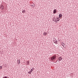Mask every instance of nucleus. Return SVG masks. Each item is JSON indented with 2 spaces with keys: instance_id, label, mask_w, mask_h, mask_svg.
Listing matches in <instances>:
<instances>
[{
  "instance_id": "f8f14e48",
  "label": "nucleus",
  "mask_w": 78,
  "mask_h": 78,
  "mask_svg": "<svg viewBox=\"0 0 78 78\" xmlns=\"http://www.w3.org/2000/svg\"><path fill=\"white\" fill-rule=\"evenodd\" d=\"M47 34V32H44V33L43 34V35H44V36H45V35H46Z\"/></svg>"
},
{
  "instance_id": "20e7f679",
  "label": "nucleus",
  "mask_w": 78,
  "mask_h": 78,
  "mask_svg": "<svg viewBox=\"0 0 78 78\" xmlns=\"http://www.w3.org/2000/svg\"><path fill=\"white\" fill-rule=\"evenodd\" d=\"M31 6H33V8H34L35 7V4L34 3H32L31 4Z\"/></svg>"
},
{
  "instance_id": "f03ea898",
  "label": "nucleus",
  "mask_w": 78,
  "mask_h": 78,
  "mask_svg": "<svg viewBox=\"0 0 78 78\" xmlns=\"http://www.w3.org/2000/svg\"><path fill=\"white\" fill-rule=\"evenodd\" d=\"M2 10H3V9H4V6L2 5H1V7L0 8Z\"/></svg>"
},
{
  "instance_id": "7ed1b4c3",
  "label": "nucleus",
  "mask_w": 78,
  "mask_h": 78,
  "mask_svg": "<svg viewBox=\"0 0 78 78\" xmlns=\"http://www.w3.org/2000/svg\"><path fill=\"white\" fill-rule=\"evenodd\" d=\"M56 12H57L56 9H54L53 11V14H55V13H56Z\"/></svg>"
},
{
  "instance_id": "ddd939ff",
  "label": "nucleus",
  "mask_w": 78,
  "mask_h": 78,
  "mask_svg": "<svg viewBox=\"0 0 78 78\" xmlns=\"http://www.w3.org/2000/svg\"><path fill=\"white\" fill-rule=\"evenodd\" d=\"M27 65H30V62L29 61H27Z\"/></svg>"
},
{
  "instance_id": "f257e3e1",
  "label": "nucleus",
  "mask_w": 78,
  "mask_h": 78,
  "mask_svg": "<svg viewBox=\"0 0 78 78\" xmlns=\"http://www.w3.org/2000/svg\"><path fill=\"white\" fill-rule=\"evenodd\" d=\"M56 55L53 56L51 58V61H55V59H56Z\"/></svg>"
},
{
  "instance_id": "4be33fe9",
  "label": "nucleus",
  "mask_w": 78,
  "mask_h": 78,
  "mask_svg": "<svg viewBox=\"0 0 78 78\" xmlns=\"http://www.w3.org/2000/svg\"><path fill=\"white\" fill-rule=\"evenodd\" d=\"M56 62H58V60Z\"/></svg>"
},
{
  "instance_id": "1a4fd4ad",
  "label": "nucleus",
  "mask_w": 78,
  "mask_h": 78,
  "mask_svg": "<svg viewBox=\"0 0 78 78\" xmlns=\"http://www.w3.org/2000/svg\"><path fill=\"white\" fill-rule=\"evenodd\" d=\"M22 12V13H25L26 12V10H23Z\"/></svg>"
},
{
  "instance_id": "f3484780",
  "label": "nucleus",
  "mask_w": 78,
  "mask_h": 78,
  "mask_svg": "<svg viewBox=\"0 0 78 78\" xmlns=\"http://www.w3.org/2000/svg\"><path fill=\"white\" fill-rule=\"evenodd\" d=\"M3 78H8V77L6 76L3 77Z\"/></svg>"
},
{
  "instance_id": "dca6fc26",
  "label": "nucleus",
  "mask_w": 78,
  "mask_h": 78,
  "mask_svg": "<svg viewBox=\"0 0 78 78\" xmlns=\"http://www.w3.org/2000/svg\"><path fill=\"white\" fill-rule=\"evenodd\" d=\"M2 69V66H0V69Z\"/></svg>"
},
{
  "instance_id": "4468645a",
  "label": "nucleus",
  "mask_w": 78,
  "mask_h": 78,
  "mask_svg": "<svg viewBox=\"0 0 78 78\" xmlns=\"http://www.w3.org/2000/svg\"><path fill=\"white\" fill-rule=\"evenodd\" d=\"M32 73V72L30 71L29 72H28V73H29V74H31Z\"/></svg>"
},
{
  "instance_id": "6e6552de",
  "label": "nucleus",
  "mask_w": 78,
  "mask_h": 78,
  "mask_svg": "<svg viewBox=\"0 0 78 78\" xmlns=\"http://www.w3.org/2000/svg\"><path fill=\"white\" fill-rule=\"evenodd\" d=\"M17 63H18V65H19V64H20V60H17Z\"/></svg>"
},
{
  "instance_id": "9b49d317",
  "label": "nucleus",
  "mask_w": 78,
  "mask_h": 78,
  "mask_svg": "<svg viewBox=\"0 0 78 78\" xmlns=\"http://www.w3.org/2000/svg\"><path fill=\"white\" fill-rule=\"evenodd\" d=\"M62 46H63L64 48V45H65V44H64V43H62Z\"/></svg>"
},
{
  "instance_id": "39448f33",
  "label": "nucleus",
  "mask_w": 78,
  "mask_h": 78,
  "mask_svg": "<svg viewBox=\"0 0 78 78\" xmlns=\"http://www.w3.org/2000/svg\"><path fill=\"white\" fill-rule=\"evenodd\" d=\"M58 59L59 60V61H62V57H60L58 58Z\"/></svg>"
},
{
  "instance_id": "aec40b11",
  "label": "nucleus",
  "mask_w": 78,
  "mask_h": 78,
  "mask_svg": "<svg viewBox=\"0 0 78 78\" xmlns=\"http://www.w3.org/2000/svg\"><path fill=\"white\" fill-rule=\"evenodd\" d=\"M54 42H55V40H54Z\"/></svg>"
},
{
  "instance_id": "2eb2a0df",
  "label": "nucleus",
  "mask_w": 78,
  "mask_h": 78,
  "mask_svg": "<svg viewBox=\"0 0 78 78\" xmlns=\"http://www.w3.org/2000/svg\"><path fill=\"white\" fill-rule=\"evenodd\" d=\"M53 21H54L55 22V21L56 20H57L56 19H55V18H53Z\"/></svg>"
},
{
  "instance_id": "a211bd4d",
  "label": "nucleus",
  "mask_w": 78,
  "mask_h": 78,
  "mask_svg": "<svg viewBox=\"0 0 78 78\" xmlns=\"http://www.w3.org/2000/svg\"><path fill=\"white\" fill-rule=\"evenodd\" d=\"M59 20H60V19H59V20H57V21H59Z\"/></svg>"
},
{
  "instance_id": "0eeeda50",
  "label": "nucleus",
  "mask_w": 78,
  "mask_h": 78,
  "mask_svg": "<svg viewBox=\"0 0 78 78\" xmlns=\"http://www.w3.org/2000/svg\"><path fill=\"white\" fill-rule=\"evenodd\" d=\"M59 18H61V17H62V14H61V13H60L59 15Z\"/></svg>"
},
{
  "instance_id": "412c9836",
  "label": "nucleus",
  "mask_w": 78,
  "mask_h": 78,
  "mask_svg": "<svg viewBox=\"0 0 78 78\" xmlns=\"http://www.w3.org/2000/svg\"><path fill=\"white\" fill-rule=\"evenodd\" d=\"M57 19H59V18H57Z\"/></svg>"
},
{
  "instance_id": "423d86ee",
  "label": "nucleus",
  "mask_w": 78,
  "mask_h": 78,
  "mask_svg": "<svg viewBox=\"0 0 78 78\" xmlns=\"http://www.w3.org/2000/svg\"><path fill=\"white\" fill-rule=\"evenodd\" d=\"M55 40L53 41V42H54V43L56 44H58V43H57V41L56 40V39H55Z\"/></svg>"
},
{
  "instance_id": "9d476101",
  "label": "nucleus",
  "mask_w": 78,
  "mask_h": 78,
  "mask_svg": "<svg viewBox=\"0 0 78 78\" xmlns=\"http://www.w3.org/2000/svg\"><path fill=\"white\" fill-rule=\"evenodd\" d=\"M34 70V68H33L32 69H31L30 70V71H31L32 72H33Z\"/></svg>"
},
{
  "instance_id": "6ab92c4d",
  "label": "nucleus",
  "mask_w": 78,
  "mask_h": 78,
  "mask_svg": "<svg viewBox=\"0 0 78 78\" xmlns=\"http://www.w3.org/2000/svg\"><path fill=\"white\" fill-rule=\"evenodd\" d=\"M55 23H57L58 22V21H55Z\"/></svg>"
}]
</instances>
